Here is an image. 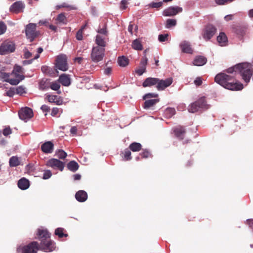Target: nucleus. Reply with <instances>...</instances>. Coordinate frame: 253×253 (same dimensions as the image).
I'll return each instance as SVG.
<instances>
[{"instance_id":"59","label":"nucleus","mask_w":253,"mask_h":253,"mask_svg":"<svg viewBox=\"0 0 253 253\" xmlns=\"http://www.w3.org/2000/svg\"><path fill=\"white\" fill-rule=\"evenodd\" d=\"M83 32L82 31V30H79L77 34H76V39L77 40L79 41H81L83 40Z\"/></svg>"},{"instance_id":"61","label":"nucleus","mask_w":253,"mask_h":253,"mask_svg":"<svg viewBox=\"0 0 253 253\" xmlns=\"http://www.w3.org/2000/svg\"><path fill=\"white\" fill-rule=\"evenodd\" d=\"M127 1L126 0H122L121 2L120 8L122 10H125L127 7Z\"/></svg>"},{"instance_id":"35","label":"nucleus","mask_w":253,"mask_h":253,"mask_svg":"<svg viewBox=\"0 0 253 253\" xmlns=\"http://www.w3.org/2000/svg\"><path fill=\"white\" fill-rule=\"evenodd\" d=\"M97 33L101 34V36H108V31L107 30V25L106 24H104L102 28H101L100 27H99V28L97 30Z\"/></svg>"},{"instance_id":"21","label":"nucleus","mask_w":253,"mask_h":253,"mask_svg":"<svg viewBox=\"0 0 253 253\" xmlns=\"http://www.w3.org/2000/svg\"><path fill=\"white\" fill-rule=\"evenodd\" d=\"M180 46L183 52L190 54H192L193 53V49L188 42L186 41L182 42Z\"/></svg>"},{"instance_id":"62","label":"nucleus","mask_w":253,"mask_h":253,"mask_svg":"<svg viewBox=\"0 0 253 253\" xmlns=\"http://www.w3.org/2000/svg\"><path fill=\"white\" fill-rule=\"evenodd\" d=\"M59 109L57 107H54L52 109L51 115L52 116H55L59 112Z\"/></svg>"},{"instance_id":"49","label":"nucleus","mask_w":253,"mask_h":253,"mask_svg":"<svg viewBox=\"0 0 253 253\" xmlns=\"http://www.w3.org/2000/svg\"><path fill=\"white\" fill-rule=\"evenodd\" d=\"M22 69H23L21 66L16 65L14 67V69L12 71V74H14L15 75V74L22 73Z\"/></svg>"},{"instance_id":"2","label":"nucleus","mask_w":253,"mask_h":253,"mask_svg":"<svg viewBox=\"0 0 253 253\" xmlns=\"http://www.w3.org/2000/svg\"><path fill=\"white\" fill-rule=\"evenodd\" d=\"M38 239L41 241L40 249L45 252H50L55 249V243L50 240V234L46 229H39Z\"/></svg>"},{"instance_id":"50","label":"nucleus","mask_w":253,"mask_h":253,"mask_svg":"<svg viewBox=\"0 0 253 253\" xmlns=\"http://www.w3.org/2000/svg\"><path fill=\"white\" fill-rule=\"evenodd\" d=\"M234 0H215V2L218 5H224L231 2Z\"/></svg>"},{"instance_id":"7","label":"nucleus","mask_w":253,"mask_h":253,"mask_svg":"<svg viewBox=\"0 0 253 253\" xmlns=\"http://www.w3.org/2000/svg\"><path fill=\"white\" fill-rule=\"evenodd\" d=\"M55 67L62 71H66L68 69L67 57L65 55L61 54L57 56L55 61Z\"/></svg>"},{"instance_id":"37","label":"nucleus","mask_w":253,"mask_h":253,"mask_svg":"<svg viewBox=\"0 0 253 253\" xmlns=\"http://www.w3.org/2000/svg\"><path fill=\"white\" fill-rule=\"evenodd\" d=\"M50 87L51 89L53 90L58 91L57 93L58 94H60L61 93L60 91H58L60 87V85L59 83H57L56 82L51 83Z\"/></svg>"},{"instance_id":"8","label":"nucleus","mask_w":253,"mask_h":253,"mask_svg":"<svg viewBox=\"0 0 253 253\" xmlns=\"http://www.w3.org/2000/svg\"><path fill=\"white\" fill-rule=\"evenodd\" d=\"M15 44L10 41H5L0 46V54L4 55L15 50Z\"/></svg>"},{"instance_id":"10","label":"nucleus","mask_w":253,"mask_h":253,"mask_svg":"<svg viewBox=\"0 0 253 253\" xmlns=\"http://www.w3.org/2000/svg\"><path fill=\"white\" fill-rule=\"evenodd\" d=\"M18 115L20 119L27 122L33 117V112L32 109L25 107L19 111Z\"/></svg>"},{"instance_id":"36","label":"nucleus","mask_w":253,"mask_h":253,"mask_svg":"<svg viewBox=\"0 0 253 253\" xmlns=\"http://www.w3.org/2000/svg\"><path fill=\"white\" fill-rule=\"evenodd\" d=\"M55 156L58 158H66L68 155L63 150L58 149L56 151Z\"/></svg>"},{"instance_id":"51","label":"nucleus","mask_w":253,"mask_h":253,"mask_svg":"<svg viewBox=\"0 0 253 253\" xmlns=\"http://www.w3.org/2000/svg\"><path fill=\"white\" fill-rule=\"evenodd\" d=\"M158 96V94L155 93H148L145 94V95L143 96V99L146 100L150 98L157 97Z\"/></svg>"},{"instance_id":"47","label":"nucleus","mask_w":253,"mask_h":253,"mask_svg":"<svg viewBox=\"0 0 253 253\" xmlns=\"http://www.w3.org/2000/svg\"><path fill=\"white\" fill-rule=\"evenodd\" d=\"M165 116L167 117L171 118L174 115L173 109H167L165 112Z\"/></svg>"},{"instance_id":"28","label":"nucleus","mask_w":253,"mask_h":253,"mask_svg":"<svg viewBox=\"0 0 253 253\" xmlns=\"http://www.w3.org/2000/svg\"><path fill=\"white\" fill-rule=\"evenodd\" d=\"M246 27L240 24L235 25L233 27V31L238 35H242L245 34Z\"/></svg>"},{"instance_id":"32","label":"nucleus","mask_w":253,"mask_h":253,"mask_svg":"<svg viewBox=\"0 0 253 253\" xmlns=\"http://www.w3.org/2000/svg\"><path fill=\"white\" fill-rule=\"evenodd\" d=\"M68 168L72 171H76L79 168L78 164L75 161H72L68 164Z\"/></svg>"},{"instance_id":"5","label":"nucleus","mask_w":253,"mask_h":253,"mask_svg":"<svg viewBox=\"0 0 253 253\" xmlns=\"http://www.w3.org/2000/svg\"><path fill=\"white\" fill-rule=\"evenodd\" d=\"M39 249L37 242H32L26 246H19L17 248L18 253H37Z\"/></svg>"},{"instance_id":"4","label":"nucleus","mask_w":253,"mask_h":253,"mask_svg":"<svg viewBox=\"0 0 253 253\" xmlns=\"http://www.w3.org/2000/svg\"><path fill=\"white\" fill-rule=\"evenodd\" d=\"M105 49L103 47L93 46L90 54V58L93 62L102 61L105 56Z\"/></svg>"},{"instance_id":"58","label":"nucleus","mask_w":253,"mask_h":253,"mask_svg":"<svg viewBox=\"0 0 253 253\" xmlns=\"http://www.w3.org/2000/svg\"><path fill=\"white\" fill-rule=\"evenodd\" d=\"M237 64L233 67L228 68L227 70V72L228 73H233L234 72H238V68L237 67Z\"/></svg>"},{"instance_id":"52","label":"nucleus","mask_w":253,"mask_h":253,"mask_svg":"<svg viewBox=\"0 0 253 253\" xmlns=\"http://www.w3.org/2000/svg\"><path fill=\"white\" fill-rule=\"evenodd\" d=\"M165 26L167 28H170L174 26V19H168L166 21Z\"/></svg>"},{"instance_id":"56","label":"nucleus","mask_w":253,"mask_h":253,"mask_svg":"<svg viewBox=\"0 0 253 253\" xmlns=\"http://www.w3.org/2000/svg\"><path fill=\"white\" fill-rule=\"evenodd\" d=\"M146 68L140 67L139 68L136 69V73L139 75L141 76L144 72H146Z\"/></svg>"},{"instance_id":"63","label":"nucleus","mask_w":253,"mask_h":253,"mask_svg":"<svg viewBox=\"0 0 253 253\" xmlns=\"http://www.w3.org/2000/svg\"><path fill=\"white\" fill-rule=\"evenodd\" d=\"M41 70L44 73H49L50 68L46 66H43L42 67Z\"/></svg>"},{"instance_id":"1","label":"nucleus","mask_w":253,"mask_h":253,"mask_svg":"<svg viewBox=\"0 0 253 253\" xmlns=\"http://www.w3.org/2000/svg\"><path fill=\"white\" fill-rule=\"evenodd\" d=\"M216 83L223 87L232 90H240L243 89V85L237 82L235 78L225 73H220L215 77Z\"/></svg>"},{"instance_id":"33","label":"nucleus","mask_w":253,"mask_h":253,"mask_svg":"<svg viewBox=\"0 0 253 253\" xmlns=\"http://www.w3.org/2000/svg\"><path fill=\"white\" fill-rule=\"evenodd\" d=\"M141 150L142 151L140 155L143 158H148L153 156L149 150L147 149H142Z\"/></svg>"},{"instance_id":"48","label":"nucleus","mask_w":253,"mask_h":253,"mask_svg":"<svg viewBox=\"0 0 253 253\" xmlns=\"http://www.w3.org/2000/svg\"><path fill=\"white\" fill-rule=\"evenodd\" d=\"M6 30V26L2 21L0 22V35L5 33Z\"/></svg>"},{"instance_id":"54","label":"nucleus","mask_w":253,"mask_h":253,"mask_svg":"<svg viewBox=\"0 0 253 253\" xmlns=\"http://www.w3.org/2000/svg\"><path fill=\"white\" fill-rule=\"evenodd\" d=\"M6 95L9 97H12L15 94H16L15 87H11L6 92Z\"/></svg>"},{"instance_id":"60","label":"nucleus","mask_w":253,"mask_h":253,"mask_svg":"<svg viewBox=\"0 0 253 253\" xmlns=\"http://www.w3.org/2000/svg\"><path fill=\"white\" fill-rule=\"evenodd\" d=\"M194 83L197 86H200L203 83L202 79L201 77H197L194 80Z\"/></svg>"},{"instance_id":"53","label":"nucleus","mask_w":253,"mask_h":253,"mask_svg":"<svg viewBox=\"0 0 253 253\" xmlns=\"http://www.w3.org/2000/svg\"><path fill=\"white\" fill-rule=\"evenodd\" d=\"M11 133H12V130L10 128V126H9L5 127L3 129V131H2L3 134L5 136H7V135L11 134Z\"/></svg>"},{"instance_id":"40","label":"nucleus","mask_w":253,"mask_h":253,"mask_svg":"<svg viewBox=\"0 0 253 253\" xmlns=\"http://www.w3.org/2000/svg\"><path fill=\"white\" fill-rule=\"evenodd\" d=\"M199 108L198 106L196 105L195 102L193 103H191L190 105L189 106L188 108V111L190 113H195L199 110Z\"/></svg>"},{"instance_id":"41","label":"nucleus","mask_w":253,"mask_h":253,"mask_svg":"<svg viewBox=\"0 0 253 253\" xmlns=\"http://www.w3.org/2000/svg\"><path fill=\"white\" fill-rule=\"evenodd\" d=\"M10 76V74L9 73H7L4 72L3 71L1 70L0 71V79L3 80L4 81L7 82Z\"/></svg>"},{"instance_id":"9","label":"nucleus","mask_w":253,"mask_h":253,"mask_svg":"<svg viewBox=\"0 0 253 253\" xmlns=\"http://www.w3.org/2000/svg\"><path fill=\"white\" fill-rule=\"evenodd\" d=\"M142 149V145L140 143L138 142H132L129 146L128 148L126 149L123 152L125 158H129L130 157L131 153L130 151L132 152H138Z\"/></svg>"},{"instance_id":"18","label":"nucleus","mask_w":253,"mask_h":253,"mask_svg":"<svg viewBox=\"0 0 253 253\" xmlns=\"http://www.w3.org/2000/svg\"><path fill=\"white\" fill-rule=\"evenodd\" d=\"M106 36H103L101 35H97L95 39V43L97 44L96 46H100L105 48L106 46Z\"/></svg>"},{"instance_id":"16","label":"nucleus","mask_w":253,"mask_h":253,"mask_svg":"<svg viewBox=\"0 0 253 253\" xmlns=\"http://www.w3.org/2000/svg\"><path fill=\"white\" fill-rule=\"evenodd\" d=\"M54 144L51 141H47L41 146V149L45 153H51L53 152Z\"/></svg>"},{"instance_id":"11","label":"nucleus","mask_w":253,"mask_h":253,"mask_svg":"<svg viewBox=\"0 0 253 253\" xmlns=\"http://www.w3.org/2000/svg\"><path fill=\"white\" fill-rule=\"evenodd\" d=\"M216 28L212 25H208L203 31V37L206 40H210L215 34Z\"/></svg>"},{"instance_id":"34","label":"nucleus","mask_w":253,"mask_h":253,"mask_svg":"<svg viewBox=\"0 0 253 253\" xmlns=\"http://www.w3.org/2000/svg\"><path fill=\"white\" fill-rule=\"evenodd\" d=\"M163 14L165 16H171L174 15V7H169L163 11Z\"/></svg>"},{"instance_id":"43","label":"nucleus","mask_w":253,"mask_h":253,"mask_svg":"<svg viewBox=\"0 0 253 253\" xmlns=\"http://www.w3.org/2000/svg\"><path fill=\"white\" fill-rule=\"evenodd\" d=\"M9 165L11 167H16L20 164L19 159H9Z\"/></svg>"},{"instance_id":"6","label":"nucleus","mask_w":253,"mask_h":253,"mask_svg":"<svg viewBox=\"0 0 253 253\" xmlns=\"http://www.w3.org/2000/svg\"><path fill=\"white\" fill-rule=\"evenodd\" d=\"M36 28L37 24L35 23H29L26 27V36L31 42L38 36L39 32L36 31Z\"/></svg>"},{"instance_id":"38","label":"nucleus","mask_w":253,"mask_h":253,"mask_svg":"<svg viewBox=\"0 0 253 253\" xmlns=\"http://www.w3.org/2000/svg\"><path fill=\"white\" fill-rule=\"evenodd\" d=\"M64 229L62 228H57L55 230V234L58 236L59 238L63 237H67L68 235L63 233Z\"/></svg>"},{"instance_id":"26","label":"nucleus","mask_w":253,"mask_h":253,"mask_svg":"<svg viewBox=\"0 0 253 253\" xmlns=\"http://www.w3.org/2000/svg\"><path fill=\"white\" fill-rule=\"evenodd\" d=\"M15 76L16 79H10L9 78L7 82L9 83L11 85H16L18 84L21 81L24 80L25 78L23 75L19 74H15Z\"/></svg>"},{"instance_id":"24","label":"nucleus","mask_w":253,"mask_h":253,"mask_svg":"<svg viewBox=\"0 0 253 253\" xmlns=\"http://www.w3.org/2000/svg\"><path fill=\"white\" fill-rule=\"evenodd\" d=\"M159 101V99H146L143 104V108L145 109H149L155 105Z\"/></svg>"},{"instance_id":"46","label":"nucleus","mask_w":253,"mask_h":253,"mask_svg":"<svg viewBox=\"0 0 253 253\" xmlns=\"http://www.w3.org/2000/svg\"><path fill=\"white\" fill-rule=\"evenodd\" d=\"M147 61L148 59L146 55H144L141 59L140 63V67L146 68V66L147 64Z\"/></svg>"},{"instance_id":"13","label":"nucleus","mask_w":253,"mask_h":253,"mask_svg":"<svg viewBox=\"0 0 253 253\" xmlns=\"http://www.w3.org/2000/svg\"><path fill=\"white\" fill-rule=\"evenodd\" d=\"M47 165L54 169H58L62 171L64 168V163L59 159H49L47 162Z\"/></svg>"},{"instance_id":"42","label":"nucleus","mask_w":253,"mask_h":253,"mask_svg":"<svg viewBox=\"0 0 253 253\" xmlns=\"http://www.w3.org/2000/svg\"><path fill=\"white\" fill-rule=\"evenodd\" d=\"M16 94L19 95H22L23 94L26 93L25 88L22 86H19L17 87H15Z\"/></svg>"},{"instance_id":"15","label":"nucleus","mask_w":253,"mask_h":253,"mask_svg":"<svg viewBox=\"0 0 253 253\" xmlns=\"http://www.w3.org/2000/svg\"><path fill=\"white\" fill-rule=\"evenodd\" d=\"M186 131L183 126H178L175 128V137L179 140H183L186 136Z\"/></svg>"},{"instance_id":"3","label":"nucleus","mask_w":253,"mask_h":253,"mask_svg":"<svg viewBox=\"0 0 253 253\" xmlns=\"http://www.w3.org/2000/svg\"><path fill=\"white\" fill-rule=\"evenodd\" d=\"M238 72L242 79L246 83L250 82L253 74V65L251 63L245 62L237 64Z\"/></svg>"},{"instance_id":"29","label":"nucleus","mask_w":253,"mask_h":253,"mask_svg":"<svg viewBox=\"0 0 253 253\" xmlns=\"http://www.w3.org/2000/svg\"><path fill=\"white\" fill-rule=\"evenodd\" d=\"M199 109H207V104L205 97H203L195 101Z\"/></svg>"},{"instance_id":"55","label":"nucleus","mask_w":253,"mask_h":253,"mask_svg":"<svg viewBox=\"0 0 253 253\" xmlns=\"http://www.w3.org/2000/svg\"><path fill=\"white\" fill-rule=\"evenodd\" d=\"M61 6L62 7L68 8H69L70 10H76V9H77V7H76V6L73 5H69L67 3H65V2L62 3V4H61Z\"/></svg>"},{"instance_id":"12","label":"nucleus","mask_w":253,"mask_h":253,"mask_svg":"<svg viewBox=\"0 0 253 253\" xmlns=\"http://www.w3.org/2000/svg\"><path fill=\"white\" fill-rule=\"evenodd\" d=\"M173 82L172 78H167L165 80H161L159 78V81L157 82L156 88L158 90H164L166 88L169 86Z\"/></svg>"},{"instance_id":"44","label":"nucleus","mask_w":253,"mask_h":253,"mask_svg":"<svg viewBox=\"0 0 253 253\" xmlns=\"http://www.w3.org/2000/svg\"><path fill=\"white\" fill-rule=\"evenodd\" d=\"M149 5L152 8H158L162 6L163 2H152L149 4Z\"/></svg>"},{"instance_id":"64","label":"nucleus","mask_w":253,"mask_h":253,"mask_svg":"<svg viewBox=\"0 0 253 253\" xmlns=\"http://www.w3.org/2000/svg\"><path fill=\"white\" fill-rule=\"evenodd\" d=\"M41 109L43 111L45 112H48L50 111V108L46 105H43L41 106Z\"/></svg>"},{"instance_id":"19","label":"nucleus","mask_w":253,"mask_h":253,"mask_svg":"<svg viewBox=\"0 0 253 253\" xmlns=\"http://www.w3.org/2000/svg\"><path fill=\"white\" fill-rule=\"evenodd\" d=\"M48 101L50 103H54L56 105H60L63 103V100L60 96L55 95H47Z\"/></svg>"},{"instance_id":"20","label":"nucleus","mask_w":253,"mask_h":253,"mask_svg":"<svg viewBox=\"0 0 253 253\" xmlns=\"http://www.w3.org/2000/svg\"><path fill=\"white\" fill-rule=\"evenodd\" d=\"M76 200L80 202H84L87 199V193L84 190H80L75 195Z\"/></svg>"},{"instance_id":"57","label":"nucleus","mask_w":253,"mask_h":253,"mask_svg":"<svg viewBox=\"0 0 253 253\" xmlns=\"http://www.w3.org/2000/svg\"><path fill=\"white\" fill-rule=\"evenodd\" d=\"M168 34H161L159 36V41L160 42H165L167 40Z\"/></svg>"},{"instance_id":"14","label":"nucleus","mask_w":253,"mask_h":253,"mask_svg":"<svg viewBox=\"0 0 253 253\" xmlns=\"http://www.w3.org/2000/svg\"><path fill=\"white\" fill-rule=\"evenodd\" d=\"M24 8V3L21 1H17L11 5L9 10L11 12L17 14L23 12Z\"/></svg>"},{"instance_id":"23","label":"nucleus","mask_w":253,"mask_h":253,"mask_svg":"<svg viewBox=\"0 0 253 253\" xmlns=\"http://www.w3.org/2000/svg\"><path fill=\"white\" fill-rule=\"evenodd\" d=\"M58 81L64 86H69L71 84L69 76L64 74L59 77Z\"/></svg>"},{"instance_id":"25","label":"nucleus","mask_w":253,"mask_h":253,"mask_svg":"<svg viewBox=\"0 0 253 253\" xmlns=\"http://www.w3.org/2000/svg\"><path fill=\"white\" fill-rule=\"evenodd\" d=\"M207 62L206 57L203 56H198L193 61V64L195 66H200L205 65Z\"/></svg>"},{"instance_id":"17","label":"nucleus","mask_w":253,"mask_h":253,"mask_svg":"<svg viewBox=\"0 0 253 253\" xmlns=\"http://www.w3.org/2000/svg\"><path fill=\"white\" fill-rule=\"evenodd\" d=\"M159 78L149 77L146 78L142 84L144 87H151L153 85H157V82Z\"/></svg>"},{"instance_id":"39","label":"nucleus","mask_w":253,"mask_h":253,"mask_svg":"<svg viewBox=\"0 0 253 253\" xmlns=\"http://www.w3.org/2000/svg\"><path fill=\"white\" fill-rule=\"evenodd\" d=\"M56 20L60 23L66 24L67 22V18H66L65 14L62 13L59 14L57 16V17L56 18Z\"/></svg>"},{"instance_id":"30","label":"nucleus","mask_w":253,"mask_h":253,"mask_svg":"<svg viewBox=\"0 0 253 253\" xmlns=\"http://www.w3.org/2000/svg\"><path fill=\"white\" fill-rule=\"evenodd\" d=\"M132 47L137 50H142L143 49V45L139 39H135L132 42Z\"/></svg>"},{"instance_id":"22","label":"nucleus","mask_w":253,"mask_h":253,"mask_svg":"<svg viewBox=\"0 0 253 253\" xmlns=\"http://www.w3.org/2000/svg\"><path fill=\"white\" fill-rule=\"evenodd\" d=\"M18 187L23 190L27 189L30 186L29 181L25 178H22L18 181Z\"/></svg>"},{"instance_id":"27","label":"nucleus","mask_w":253,"mask_h":253,"mask_svg":"<svg viewBox=\"0 0 253 253\" xmlns=\"http://www.w3.org/2000/svg\"><path fill=\"white\" fill-rule=\"evenodd\" d=\"M217 41L219 45L224 46L228 42L227 37L224 33L220 32L217 37Z\"/></svg>"},{"instance_id":"45","label":"nucleus","mask_w":253,"mask_h":253,"mask_svg":"<svg viewBox=\"0 0 253 253\" xmlns=\"http://www.w3.org/2000/svg\"><path fill=\"white\" fill-rule=\"evenodd\" d=\"M51 176H52V173H51V171L49 170H44V171L43 172L42 178L43 179H48Z\"/></svg>"},{"instance_id":"31","label":"nucleus","mask_w":253,"mask_h":253,"mask_svg":"<svg viewBox=\"0 0 253 253\" xmlns=\"http://www.w3.org/2000/svg\"><path fill=\"white\" fill-rule=\"evenodd\" d=\"M118 62L120 66L126 67L128 64L129 60L127 57L123 56L122 57H119Z\"/></svg>"}]
</instances>
